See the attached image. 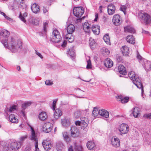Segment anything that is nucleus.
Returning a JSON list of instances; mask_svg holds the SVG:
<instances>
[{
    "label": "nucleus",
    "mask_w": 151,
    "mask_h": 151,
    "mask_svg": "<svg viewBox=\"0 0 151 151\" xmlns=\"http://www.w3.org/2000/svg\"><path fill=\"white\" fill-rule=\"evenodd\" d=\"M72 33H68L65 35V38L68 40V41L70 42H72L74 40V37L72 35Z\"/></svg>",
    "instance_id": "34"
},
{
    "label": "nucleus",
    "mask_w": 151,
    "mask_h": 151,
    "mask_svg": "<svg viewBox=\"0 0 151 151\" xmlns=\"http://www.w3.org/2000/svg\"><path fill=\"white\" fill-rule=\"evenodd\" d=\"M69 54L70 55V56L72 57L73 58L75 56V52H74V48L72 47L70 48L69 49Z\"/></svg>",
    "instance_id": "42"
},
{
    "label": "nucleus",
    "mask_w": 151,
    "mask_h": 151,
    "mask_svg": "<svg viewBox=\"0 0 151 151\" xmlns=\"http://www.w3.org/2000/svg\"><path fill=\"white\" fill-rule=\"evenodd\" d=\"M112 21L114 25L119 26L122 23V19L119 15L115 14L113 17Z\"/></svg>",
    "instance_id": "10"
},
{
    "label": "nucleus",
    "mask_w": 151,
    "mask_h": 151,
    "mask_svg": "<svg viewBox=\"0 0 151 151\" xmlns=\"http://www.w3.org/2000/svg\"><path fill=\"white\" fill-rule=\"evenodd\" d=\"M48 26V23L47 22H45L43 24V30L45 32H46L47 31V27Z\"/></svg>",
    "instance_id": "51"
},
{
    "label": "nucleus",
    "mask_w": 151,
    "mask_h": 151,
    "mask_svg": "<svg viewBox=\"0 0 151 151\" xmlns=\"http://www.w3.org/2000/svg\"><path fill=\"white\" fill-rule=\"evenodd\" d=\"M71 135L73 137H78L79 134V131L77 127L73 126L71 127L70 129Z\"/></svg>",
    "instance_id": "9"
},
{
    "label": "nucleus",
    "mask_w": 151,
    "mask_h": 151,
    "mask_svg": "<svg viewBox=\"0 0 151 151\" xmlns=\"http://www.w3.org/2000/svg\"><path fill=\"white\" fill-rule=\"evenodd\" d=\"M61 38L59 31L55 29L52 33L50 37V40L53 42H58L60 41Z\"/></svg>",
    "instance_id": "7"
},
{
    "label": "nucleus",
    "mask_w": 151,
    "mask_h": 151,
    "mask_svg": "<svg viewBox=\"0 0 151 151\" xmlns=\"http://www.w3.org/2000/svg\"><path fill=\"white\" fill-rule=\"evenodd\" d=\"M56 147L58 151H62L64 147V145L61 142L58 141L56 143Z\"/></svg>",
    "instance_id": "30"
},
{
    "label": "nucleus",
    "mask_w": 151,
    "mask_h": 151,
    "mask_svg": "<svg viewBox=\"0 0 151 151\" xmlns=\"http://www.w3.org/2000/svg\"><path fill=\"white\" fill-rule=\"evenodd\" d=\"M126 9L127 6L125 5H121L119 9L120 10L123 12L125 14Z\"/></svg>",
    "instance_id": "43"
},
{
    "label": "nucleus",
    "mask_w": 151,
    "mask_h": 151,
    "mask_svg": "<svg viewBox=\"0 0 151 151\" xmlns=\"http://www.w3.org/2000/svg\"><path fill=\"white\" fill-rule=\"evenodd\" d=\"M102 53L105 55L109 54L110 52L109 50L105 47H104L101 50Z\"/></svg>",
    "instance_id": "40"
},
{
    "label": "nucleus",
    "mask_w": 151,
    "mask_h": 151,
    "mask_svg": "<svg viewBox=\"0 0 151 151\" xmlns=\"http://www.w3.org/2000/svg\"><path fill=\"white\" fill-rule=\"evenodd\" d=\"M14 3L17 4L19 8H22L24 7V0H14Z\"/></svg>",
    "instance_id": "27"
},
{
    "label": "nucleus",
    "mask_w": 151,
    "mask_h": 151,
    "mask_svg": "<svg viewBox=\"0 0 151 151\" xmlns=\"http://www.w3.org/2000/svg\"><path fill=\"white\" fill-rule=\"evenodd\" d=\"M16 105H13L12 106L10 107L8 111L10 112H12L13 111L16 110Z\"/></svg>",
    "instance_id": "48"
},
{
    "label": "nucleus",
    "mask_w": 151,
    "mask_h": 151,
    "mask_svg": "<svg viewBox=\"0 0 151 151\" xmlns=\"http://www.w3.org/2000/svg\"><path fill=\"white\" fill-rule=\"evenodd\" d=\"M116 59L118 62H120L122 61V58L121 57L119 56H117Z\"/></svg>",
    "instance_id": "57"
},
{
    "label": "nucleus",
    "mask_w": 151,
    "mask_h": 151,
    "mask_svg": "<svg viewBox=\"0 0 151 151\" xmlns=\"http://www.w3.org/2000/svg\"><path fill=\"white\" fill-rule=\"evenodd\" d=\"M127 42L132 44H134L135 43V40L133 35H130L127 36L126 38Z\"/></svg>",
    "instance_id": "24"
},
{
    "label": "nucleus",
    "mask_w": 151,
    "mask_h": 151,
    "mask_svg": "<svg viewBox=\"0 0 151 151\" xmlns=\"http://www.w3.org/2000/svg\"><path fill=\"white\" fill-rule=\"evenodd\" d=\"M27 135L21 137L20 138V142H22L27 138Z\"/></svg>",
    "instance_id": "55"
},
{
    "label": "nucleus",
    "mask_w": 151,
    "mask_h": 151,
    "mask_svg": "<svg viewBox=\"0 0 151 151\" xmlns=\"http://www.w3.org/2000/svg\"><path fill=\"white\" fill-rule=\"evenodd\" d=\"M92 30L94 34L98 35L100 32V27L97 25H93Z\"/></svg>",
    "instance_id": "21"
},
{
    "label": "nucleus",
    "mask_w": 151,
    "mask_h": 151,
    "mask_svg": "<svg viewBox=\"0 0 151 151\" xmlns=\"http://www.w3.org/2000/svg\"><path fill=\"white\" fill-rule=\"evenodd\" d=\"M98 113L100 115L104 117L107 118L109 116V112L105 109H102L99 110L98 111Z\"/></svg>",
    "instance_id": "18"
},
{
    "label": "nucleus",
    "mask_w": 151,
    "mask_h": 151,
    "mask_svg": "<svg viewBox=\"0 0 151 151\" xmlns=\"http://www.w3.org/2000/svg\"><path fill=\"white\" fill-rule=\"evenodd\" d=\"M66 120L65 119H64L62 122V124L64 127L66 126Z\"/></svg>",
    "instance_id": "63"
},
{
    "label": "nucleus",
    "mask_w": 151,
    "mask_h": 151,
    "mask_svg": "<svg viewBox=\"0 0 151 151\" xmlns=\"http://www.w3.org/2000/svg\"><path fill=\"white\" fill-rule=\"evenodd\" d=\"M75 124L76 126L77 125L81 126V121H76L75 122Z\"/></svg>",
    "instance_id": "62"
},
{
    "label": "nucleus",
    "mask_w": 151,
    "mask_h": 151,
    "mask_svg": "<svg viewBox=\"0 0 151 151\" xmlns=\"http://www.w3.org/2000/svg\"><path fill=\"white\" fill-rule=\"evenodd\" d=\"M53 127V124L51 123L48 122L45 123L43 127V130L45 132L48 133L51 131Z\"/></svg>",
    "instance_id": "11"
},
{
    "label": "nucleus",
    "mask_w": 151,
    "mask_h": 151,
    "mask_svg": "<svg viewBox=\"0 0 151 151\" xmlns=\"http://www.w3.org/2000/svg\"><path fill=\"white\" fill-rule=\"evenodd\" d=\"M32 102L31 101H27L25 102L24 103L22 104V109L21 111V112L23 114L24 116L25 114H24V110L28 106H30L32 104Z\"/></svg>",
    "instance_id": "15"
},
{
    "label": "nucleus",
    "mask_w": 151,
    "mask_h": 151,
    "mask_svg": "<svg viewBox=\"0 0 151 151\" xmlns=\"http://www.w3.org/2000/svg\"><path fill=\"white\" fill-rule=\"evenodd\" d=\"M119 72L120 74L125 75L126 73L125 68L124 66L122 65H119L118 67Z\"/></svg>",
    "instance_id": "32"
},
{
    "label": "nucleus",
    "mask_w": 151,
    "mask_h": 151,
    "mask_svg": "<svg viewBox=\"0 0 151 151\" xmlns=\"http://www.w3.org/2000/svg\"><path fill=\"white\" fill-rule=\"evenodd\" d=\"M43 13L44 14H48V10L46 8L44 7L43 9Z\"/></svg>",
    "instance_id": "58"
},
{
    "label": "nucleus",
    "mask_w": 151,
    "mask_h": 151,
    "mask_svg": "<svg viewBox=\"0 0 151 151\" xmlns=\"http://www.w3.org/2000/svg\"><path fill=\"white\" fill-rule=\"evenodd\" d=\"M124 31L125 32H128L132 33H134L135 30L132 27L128 26L124 27Z\"/></svg>",
    "instance_id": "28"
},
{
    "label": "nucleus",
    "mask_w": 151,
    "mask_h": 151,
    "mask_svg": "<svg viewBox=\"0 0 151 151\" xmlns=\"http://www.w3.org/2000/svg\"><path fill=\"white\" fill-rule=\"evenodd\" d=\"M137 58L139 60V62L140 63V61L143 60L144 59H142V57L139 55L138 54L137 55Z\"/></svg>",
    "instance_id": "59"
},
{
    "label": "nucleus",
    "mask_w": 151,
    "mask_h": 151,
    "mask_svg": "<svg viewBox=\"0 0 151 151\" xmlns=\"http://www.w3.org/2000/svg\"><path fill=\"white\" fill-rule=\"evenodd\" d=\"M45 83L48 86L51 85L53 84V82L49 80H47L45 82Z\"/></svg>",
    "instance_id": "49"
},
{
    "label": "nucleus",
    "mask_w": 151,
    "mask_h": 151,
    "mask_svg": "<svg viewBox=\"0 0 151 151\" xmlns=\"http://www.w3.org/2000/svg\"><path fill=\"white\" fill-rule=\"evenodd\" d=\"M121 51L123 55L125 56H127L129 54V48L126 46L122 47L121 48Z\"/></svg>",
    "instance_id": "20"
},
{
    "label": "nucleus",
    "mask_w": 151,
    "mask_h": 151,
    "mask_svg": "<svg viewBox=\"0 0 151 151\" xmlns=\"http://www.w3.org/2000/svg\"><path fill=\"white\" fill-rule=\"evenodd\" d=\"M21 143L20 142H14L9 144L7 147H5L6 151H11V150H17L20 148Z\"/></svg>",
    "instance_id": "5"
},
{
    "label": "nucleus",
    "mask_w": 151,
    "mask_h": 151,
    "mask_svg": "<svg viewBox=\"0 0 151 151\" xmlns=\"http://www.w3.org/2000/svg\"><path fill=\"white\" fill-rule=\"evenodd\" d=\"M83 29L86 33H89L90 28L89 26V24L88 22H85L83 25Z\"/></svg>",
    "instance_id": "35"
},
{
    "label": "nucleus",
    "mask_w": 151,
    "mask_h": 151,
    "mask_svg": "<svg viewBox=\"0 0 151 151\" xmlns=\"http://www.w3.org/2000/svg\"><path fill=\"white\" fill-rule=\"evenodd\" d=\"M129 98L127 96L123 97L122 101V103L124 104L127 103L129 101Z\"/></svg>",
    "instance_id": "44"
},
{
    "label": "nucleus",
    "mask_w": 151,
    "mask_h": 151,
    "mask_svg": "<svg viewBox=\"0 0 151 151\" xmlns=\"http://www.w3.org/2000/svg\"><path fill=\"white\" fill-rule=\"evenodd\" d=\"M89 44L91 46H93V45L95 44V41L93 39L91 38H90L89 40Z\"/></svg>",
    "instance_id": "47"
},
{
    "label": "nucleus",
    "mask_w": 151,
    "mask_h": 151,
    "mask_svg": "<svg viewBox=\"0 0 151 151\" xmlns=\"http://www.w3.org/2000/svg\"><path fill=\"white\" fill-rule=\"evenodd\" d=\"M144 117L145 118L151 119V113L144 114Z\"/></svg>",
    "instance_id": "50"
},
{
    "label": "nucleus",
    "mask_w": 151,
    "mask_h": 151,
    "mask_svg": "<svg viewBox=\"0 0 151 151\" xmlns=\"http://www.w3.org/2000/svg\"><path fill=\"white\" fill-rule=\"evenodd\" d=\"M47 116L45 112H42L39 114V118L42 121L46 120Z\"/></svg>",
    "instance_id": "29"
},
{
    "label": "nucleus",
    "mask_w": 151,
    "mask_h": 151,
    "mask_svg": "<svg viewBox=\"0 0 151 151\" xmlns=\"http://www.w3.org/2000/svg\"><path fill=\"white\" fill-rule=\"evenodd\" d=\"M6 42L3 45L5 48L10 49L12 52H16L22 46L21 41H16L12 37L9 38L8 41Z\"/></svg>",
    "instance_id": "1"
},
{
    "label": "nucleus",
    "mask_w": 151,
    "mask_h": 151,
    "mask_svg": "<svg viewBox=\"0 0 151 151\" xmlns=\"http://www.w3.org/2000/svg\"><path fill=\"white\" fill-rule=\"evenodd\" d=\"M80 115V112L78 111H76L74 113V116L76 118L78 117Z\"/></svg>",
    "instance_id": "53"
},
{
    "label": "nucleus",
    "mask_w": 151,
    "mask_h": 151,
    "mask_svg": "<svg viewBox=\"0 0 151 151\" xmlns=\"http://www.w3.org/2000/svg\"><path fill=\"white\" fill-rule=\"evenodd\" d=\"M111 142L112 145L115 147H117L120 145V140L117 138H113L111 139Z\"/></svg>",
    "instance_id": "16"
},
{
    "label": "nucleus",
    "mask_w": 151,
    "mask_h": 151,
    "mask_svg": "<svg viewBox=\"0 0 151 151\" xmlns=\"http://www.w3.org/2000/svg\"><path fill=\"white\" fill-rule=\"evenodd\" d=\"M118 129L122 135L127 134L129 130V126L127 124L124 123L121 124L119 126Z\"/></svg>",
    "instance_id": "8"
},
{
    "label": "nucleus",
    "mask_w": 151,
    "mask_h": 151,
    "mask_svg": "<svg viewBox=\"0 0 151 151\" xmlns=\"http://www.w3.org/2000/svg\"><path fill=\"white\" fill-rule=\"evenodd\" d=\"M25 127V125L23 124H21L19 126V129H21L22 128Z\"/></svg>",
    "instance_id": "64"
},
{
    "label": "nucleus",
    "mask_w": 151,
    "mask_h": 151,
    "mask_svg": "<svg viewBox=\"0 0 151 151\" xmlns=\"http://www.w3.org/2000/svg\"><path fill=\"white\" fill-rule=\"evenodd\" d=\"M105 42L108 45L110 44V38L108 34L105 35L103 38Z\"/></svg>",
    "instance_id": "36"
},
{
    "label": "nucleus",
    "mask_w": 151,
    "mask_h": 151,
    "mask_svg": "<svg viewBox=\"0 0 151 151\" xmlns=\"http://www.w3.org/2000/svg\"><path fill=\"white\" fill-rule=\"evenodd\" d=\"M140 63L142 64V65L145 69L147 70H148L150 64L146 60L144 59L143 60H141Z\"/></svg>",
    "instance_id": "22"
},
{
    "label": "nucleus",
    "mask_w": 151,
    "mask_h": 151,
    "mask_svg": "<svg viewBox=\"0 0 151 151\" xmlns=\"http://www.w3.org/2000/svg\"><path fill=\"white\" fill-rule=\"evenodd\" d=\"M31 9L32 12L35 14L39 13L40 11L39 6L36 3H34L32 5Z\"/></svg>",
    "instance_id": "17"
},
{
    "label": "nucleus",
    "mask_w": 151,
    "mask_h": 151,
    "mask_svg": "<svg viewBox=\"0 0 151 151\" xmlns=\"http://www.w3.org/2000/svg\"><path fill=\"white\" fill-rule=\"evenodd\" d=\"M38 143H36L35 144V151H40L39 149L38 148Z\"/></svg>",
    "instance_id": "61"
},
{
    "label": "nucleus",
    "mask_w": 151,
    "mask_h": 151,
    "mask_svg": "<svg viewBox=\"0 0 151 151\" xmlns=\"http://www.w3.org/2000/svg\"><path fill=\"white\" fill-rule=\"evenodd\" d=\"M74 149L75 151H83L82 147L76 143H74Z\"/></svg>",
    "instance_id": "39"
},
{
    "label": "nucleus",
    "mask_w": 151,
    "mask_h": 151,
    "mask_svg": "<svg viewBox=\"0 0 151 151\" xmlns=\"http://www.w3.org/2000/svg\"><path fill=\"white\" fill-rule=\"evenodd\" d=\"M86 68L87 69H91L92 68V65L91 61L89 59L87 61Z\"/></svg>",
    "instance_id": "45"
},
{
    "label": "nucleus",
    "mask_w": 151,
    "mask_h": 151,
    "mask_svg": "<svg viewBox=\"0 0 151 151\" xmlns=\"http://www.w3.org/2000/svg\"><path fill=\"white\" fill-rule=\"evenodd\" d=\"M10 35V33L7 30L3 29L0 32V40L2 43L3 45L8 41V37Z\"/></svg>",
    "instance_id": "6"
},
{
    "label": "nucleus",
    "mask_w": 151,
    "mask_h": 151,
    "mask_svg": "<svg viewBox=\"0 0 151 151\" xmlns=\"http://www.w3.org/2000/svg\"><path fill=\"white\" fill-rule=\"evenodd\" d=\"M86 146L89 150H92L94 149L96 145L92 141H89L87 142Z\"/></svg>",
    "instance_id": "23"
},
{
    "label": "nucleus",
    "mask_w": 151,
    "mask_h": 151,
    "mask_svg": "<svg viewBox=\"0 0 151 151\" xmlns=\"http://www.w3.org/2000/svg\"><path fill=\"white\" fill-rule=\"evenodd\" d=\"M67 30L68 33H73L75 30V27L73 25L70 24L68 26Z\"/></svg>",
    "instance_id": "33"
},
{
    "label": "nucleus",
    "mask_w": 151,
    "mask_h": 151,
    "mask_svg": "<svg viewBox=\"0 0 151 151\" xmlns=\"http://www.w3.org/2000/svg\"><path fill=\"white\" fill-rule=\"evenodd\" d=\"M84 12L83 8L82 7H76L74 8L73 12L74 15L78 19H76V23L81 22L82 19H83L85 17L84 16L80 18Z\"/></svg>",
    "instance_id": "3"
},
{
    "label": "nucleus",
    "mask_w": 151,
    "mask_h": 151,
    "mask_svg": "<svg viewBox=\"0 0 151 151\" xmlns=\"http://www.w3.org/2000/svg\"><path fill=\"white\" fill-rule=\"evenodd\" d=\"M28 126L30 128L31 131V134L30 137V139L31 140H34L35 142V144L38 143V139L37 138L34 130L29 124H28Z\"/></svg>",
    "instance_id": "14"
},
{
    "label": "nucleus",
    "mask_w": 151,
    "mask_h": 151,
    "mask_svg": "<svg viewBox=\"0 0 151 151\" xmlns=\"http://www.w3.org/2000/svg\"><path fill=\"white\" fill-rule=\"evenodd\" d=\"M108 14L110 15H113L115 12V6L112 4H110L107 7Z\"/></svg>",
    "instance_id": "12"
},
{
    "label": "nucleus",
    "mask_w": 151,
    "mask_h": 151,
    "mask_svg": "<svg viewBox=\"0 0 151 151\" xmlns=\"http://www.w3.org/2000/svg\"><path fill=\"white\" fill-rule=\"evenodd\" d=\"M117 100L119 101H121L122 102L123 97L121 96H118L116 97Z\"/></svg>",
    "instance_id": "60"
},
{
    "label": "nucleus",
    "mask_w": 151,
    "mask_h": 151,
    "mask_svg": "<svg viewBox=\"0 0 151 151\" xmlns=\"http://www.w3.org/2000/svg\"><path fill=\"white\" fill-rule=\"evenodd\" d=\"M56 101L55 100H54L52 104V109L53 110H55V109L56 106Z\"/></svg>",
    "instance_id": "54"
},
{
    "label": "nucleus",
    "mask_w": 151,
    "mask_h": 151,
    "mask_svg": "<svg viewBox=\"0 0 151 151\" xmlns=\"http://www.w3.org/2000/svg\"><path fill=\"white\" fill-rule=\"evenodd\" d=\"M95 108H94V110L92 113V115L94 117H96L97 116V112L96 111V110H95Z\"/></svg>",
    "instance_id": "52"
},
{
    "label": "nucleus",
    "mask_w": 151,
    "mask_h": 151,
    "mask_svg": "<svg viewBox=\"0 0 151 151\" xmlns=\"http://www.w3.org/2000/svg\"><path fill=\"white\" fill-rule=\"evenodd\" d=\"M64 139L65 141L68 142L70 141V138L68 136V133L64 132L62 133Z\"/></svg>",
    "instance_id": "38"
},
{
    "label": "nucleus",
    "mask_w": 151,
    "mask_h": 151,
    "mask_svg": "<svg viewBox=\"0 0 151 151\" xmlns=\"http://www.w3.org/2000/svg\"><path fill=\"white\" fill-rule=\"evenodd\" d=\"M138 17L142 23L147 24L151 22V17L147 13L139 12L138 13Z\"/></svg>",
    "instance_id": "4"
},
{
    "label": "nucleus",
    "mask_w": 151,
    "mask_h": 151,
    "mask_svg": "<svg viewBox=\"0 0 151 151\" xmlns=\"http://www.w3.org/2000/svg\"><path fill=\"white\" fill-rule=\"evenodd\" d=\"M104 65L106 67L110 68L113 65V62L110 58H107L104 61Z\"/></svg>",
    "instance_id": "19"
},
{
    "label": "nucleus",
    "mask_w": 151,
    "mask_h": 151,
    "mask_svg": "<svg viewBox=\"0 0 151 151\" xmlns=\"http://www.w3.org/2000/svg\"><path fill=\"white\" fill-rule=\"evenodd\" d=\"M35 53L38 56L40 57L42 59L43 58V56L41 53L38 52L36 50H35Z\"/></svg>",
    "instance_id": "56"
},
{
    "label": "nucleus",
    "mask_w": 151,
    "mask_h": 151,
    "mask_svg": "<svg viewBox=\"0 0 151 151\" xmlns=\"http://www.w3.org/2000/svg\"><path fill=\"white\" fill-rule=\"evenodd\" d=\"M128 76L137 88L141 89L142 93V94L144 92L143 88L141 81L138 78V76L136 75L134 72L132 71L129 72Z\"/></svg>",
    "instance_id": "2"
},
{
    "label": "nucleus",
    "mask_w": 151,
    "mask_h": 151,
    "mask_svg": "<svg viewBox=\"0 0 151 151\" xmlns=\"http://www.w3.org/2000/svg\"><path fill=\"white\" fill-rule=\"evenodd\" d=\"M42 144L44 149L46 151H49L51 147V144L50 142L47 140L43 141Z\"/></svg>",
    "instance_id": "13"
},
{
    "label": "nucleus",
    "mask_w": 151,
    "mask_h": 151,
    "mask_svg": "<svg viewBox=\"0 0 151 151\" xmlns=\"http://www.w3.org/2000/svg\"><path fill=\"white\" fill-rule=\"evenodd\" d=\"M0 14H1L2 15H3L5 18L7 20H9V21H11L12 20V19L11 18L8 17L4 13L1 12L0 10Z\"/></svg>",
    "instance_id": "46"
},
{
    "label": "nucleus",
    "mask_w": 151,
    "mask_h": 151,
    "mask_svg": "<svg viewBox=\"0 0 151 151\" xmlns=\"http://www.w3.org/2000/svg\"><path fill=\"white\" fill-rule=\"evenodd\" d=\"M27 16V14L26 13H24L23 14V15L21 13L19 16V17L20 19L22 21L25 23L26 21L24 19L25 17H26Z\"/></svg>",
    "instance_id": "41"
},
{
    "label": "nucleus",
    "mask_w": 151,
    "mask_h": 151,
    "mask_svg": "<svg viewBox=\"0 0 151 151\" xmlns=\"http://www.w3.org/2000/svg\"><path fill=\"white\" fill-rule=\"evenodd\" d=\"M10 121L12 123H17L18 122V119L16 118L14 114H12L9 116Z\"/></svg>",
    "instance_id": "31"
},
{
    "label": "nucleus",
    "mask_w": 151,
    "mask_h": 151,
    "mask_svg": "<svg viewBox=\"0 0 151 151\" xmlns=\"http://www.w3.org/2000/svg\"><path fill=\"white\" fill-rule=\"evenodd\" d=\"M139 109L137 107H135L133 110L132 114L135 117H137L139 114Z\"/></svg>",
    "instance_id": "37"
},
{
    "label": "nucleus",
    "mask_w": 151,
    "mask_h": 151,
    "mask_svg": "<svg viewBox=\"0 0 151 151\" xmlns=\"http://www.w3.org/2000/svg\"><path fill=\"white\" fill-rule=\"evenodd\" d=\"M62 115V113L61 110L59 109H56L55 110L54 116L55 119H58Z\"/></svg>",
    "instance_id": "26"
},
{
    "label": "nucleus",
    "mask_w": 151,
    "mask_h": 151,
    "mask_svg": "<svg viewBox=\"0 0 151 151\" xmlns=\"http://www.w3.org/2000/svg\"><path fill=\"white\" fill-rule=\"evenodd\" d=\"M88 123V121L87 118H82L81 121V126L83 127H86Z\"/></svg>",
    "instance_id": "25"
}]
</instances>
